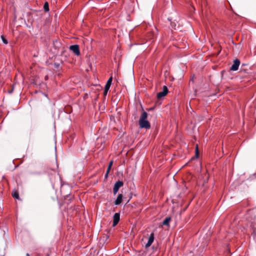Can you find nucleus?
I'll list each match as a JSON object with an SVG mask.
<instances>
[{"label": "nucleus", "mask_w": 256, "mask_h": 256, "mask_svg": "<svg viewBox=\"0 0 256 256\" xmlns=\"http://www.w3.org/2000/svg\"><path fill=\"white\" fill-rule=\"evenodd\" d=\"M147 118L148 114L146 112H143L139 120V124L140 128L148 129L150 128V125L147 120Z\"/></svg>", "instance_id": "f257e3e1"}, {"label": "nucleus", "mask_w": 256, "mask_h": 256, "mask_svg": "<svg viewBox=\"0 0 256 256\" xmlns=\"http://www.w3.org/2000/svg\"><path fill=\"white\" fill-rule=\"evenodd\" d=\"M124 184V183L122 181L118 180L116 182L113 188V192L114 194L115 195L118 192L119 188L122 187Z\"/></svg>", "instance_id": "f03ea898"}, {"label": "nucleus", "mask_w": 256, "mask_h": 256, "mask_svg": "<svg viewBox=\"0 0 256 256\" xmlns=\"http://www.w3.org/2000/svg\"><path fill=\"white\" fill-rule=\"evenodd\" d=\"M168 92V88L164 86H163L162 90L160 92H159L157 94V98H160L166 95V94Z\"/></svg>", "instance_id": "7ed1b4c3"}, {"label": "nucleus", "mask_w": 256, "mask_h": 256, "mask_svg": "<svg viewBox=\"0 0 256 256\" xmlns=\"http://www.w3.org/2000/svg\"><path fill=\"white\" fill-rule=\"evenodd\" d=\"M240 64V61L236 58L234 60V63L231 66L230 70L232 71H236L238 70Z\"/></svg>", "instance_id": "20e7f679"}, {"label": "nucleus", "mask_w": 256, "mask_h": 256, "mask_svg": "<svg viewBox=\"0 0 256 256\" xmlns=\"http://www.w3.org/2000/svg\"><path fill=\"white\" fill-rule=\"evenodd\" d=\"M70 48L76 56L80 54L79 46L78 44L72 45L70 46Z\"/></svg>", "instance_id": "39448f33"}, {"label": "nucleus", "mask_w": 256, "mask_h": 256, "mask_svg": "<svg viewBox=\"0 0 256 256\" xmlns=\"http://www.w3.org/2000/svg\"><path fill=\"white\" fill-rule=\"evenodd\" d=\"M114 220L112 222V226H115L118 222L120 220V213L116 212L114 216Z\"/></svg>", "instance_id": "423d86ee"}, {"label": "nucleus", "mask_w": 256, "mask_h": 256, "mask_svg": "<svg viewBox=\"0 0 256 256\" xmlns=\"http://www.w3.org/2000/svg\"><path fill=\"white\" fill-rule=\"evenodd\" d=\"M154 240V234L153 233H152L148 238V240L147 243L146 244V246H145L146 248L149 247L152 244Z\"/></svg>", "instance_id": "0eeeda50"}, {"label": "nucleus", "mask_w": 256, "mask_h": 256, "mask_svg": "<svg viewBox=\"0 0 256 256\" xmlns=\"http://www.w3.org/2000/svg\"><path fill=\"white\" fill-rule=\"evenodd\" d=\"M122 198H123V196H122V194H118L117 196V198H116V200L114 201V204L115 205H119L122 202Z\"/></svg>", "instance_id": "6e6552de"}, {"label": "nucleus", "mask_w": 256, "mask_h": 256, "mask_svg": "<svg viewBox=\"0 0 256 256\" xmlns=\"http://www.w3.org/2000/svg\"><path fill=\"white\" fill-rule=\"evenodd\" d=\"M170 220V217H166L162 222L163 225L164 226H169V222Z\"/></svg>", "instance_id": "1a4fd4ad"}, {"label": "nucleus", "mask_w": 256, "mask_h": 256, "mask_svg": "<svg viewBox=\"0 0 256 256\" xmlns=\"http://www.w3.org/2000/svg\"><path fill=\"white\" fill-rule=\"evenodd\" d=\"M12 196L16 199H19V194L17 191H14L12 192Z\"/></svg>", "instance_id": "9d476101"}, {"label": "nucleus", "mask_w": 256, "mask_h": 256, "mask_svg": "<svg viewBox=\"0 0 256 256\" xmlns=\"http://www.w3.org/2000/svg\"><path fill=\"white\" fill-rule=\"evenodd\" d=\"M44 8L46 12H48L49 10L48 4V2H45L44 6Z\"/></svg>", "instance_id": "9b49d317"}, {"label": "nucleus", "mask_w": 256, "mask_h": 256, "mask_svg": "<svg viewBox=\"0 0 256 256\" xmlns=\"http://www.w3.org/2000/svg\"><path fill=\"white\" fill-rule=\"evenodd\" d=\"M195 155H196V158H198V157L199 152H198V146H196V148Z\"/></svg>", "instance_id": "f8f14e48"}, {"label": "nucleus", "mask_w": 256, "mask_h": 256, "mask_svg": "<svg viewBox=\"0 0 256 256\" xmlns=\"http://www.w3.org/2000/svg\"><path fill=\"white\" fill-rule=\"evenodd\" d=\"M1 38H2V42L4 44H6L8 43V40L3 36H2Z\"/></svg>", "instance_id": "ddd939ff"}, {"label": "nucleus", "mask_w": 256, "mask_h": 256, "mask_svg": "<svg viewBox=\"0 0 256 256\" xmlns=\"http://www.w3.org/2000/svg\"><path fill=\"white\" fill-rule=\"evenodd\" d=\"M112 77L111 76L109 78L107 82H106V84H109L110 86H111L112 84Z\"/></svg>", "instance_id": "4468645a"}, {"label": "nucleus", "mask_w": 256, "mask_h": 256, "mask_svg": "<svg viewBox=\"0 0 256 256\" xmlns=\"http://www.w3.org/2000/svg\"><path fill=\"white\" fill-rule=\"evenodd\" d=\"M110 86L109 84H106L105 86H104V90H108L110 88Z\"/></svg>", "instance_id": "2eb2a0df"}, {"label": "nucleus", "mask_w": 256, "mask_h": 256, "mask_svg": "<svg viewBox=\"0 0 256 256\" xmlns=\"http://www.w3.org/2000/svg\"><path fill=\"white\" fill-rule=\"evenodd\" d=\"M108 91V90H104V96H106L107 95Z\"/></svg>", "instance_id": "dca6fc26"}, {"label": "nucleus", "mask_w": 256, "mask_h": 256, "mask_svg": "<svg viewBox=\"0 0 256 256\" xmlns=\"http://www.w3.org/2000/svg\"><path fill=\"white\" fill-rule=\"evenodd\" d=\"M112 163H113L112 161H110V162H109V164H108V166H110V167H111V168H112Z\"/></svg>", "instance_id": "f3484780"}, {"label": "nucleus", "mask_w": 256, "mask_h": 256, "mask_svg": "<svg viewBox=\"0 0 256 256\" xmlns=\"http://www.w3.org/2000/svg\"><path fill=\"white\" fill-rule=\"evenodd\" d=\"M110 169H111V167H110V166H108V168H107V170H106V172H110Z\"/></svg>", "instance_id": "a211bd4d"}, {"label": "nucleus", "mask_w": 256, "mask_h": 256, "mask_svg": "<svg viewBox=\"0 0 256 256\" xmlns=\"http://www.w3.org/2000/svg\"><path fill=\"white\" fill-rule=\"evenodd\" d=\"M108 172H106V174H105V176H104L106 178L108 177Z\"/></svg>", "instance_id": "6ab92c4d"}, {"label": "nucleus", "mask_w": 256, "mask_h": 256, "mask_svg": "<svg viewBox=\"0 0 256 256\" xmlns=\"http://www.w3.org/2000/svg\"><path fill=\"white\" fill-rule=\"evenodd\" d=\"M26 256H30V255L29 254L27 253V254H26Z\"/></svg>", "instance_id": "aec40b11"}]
</instances>
